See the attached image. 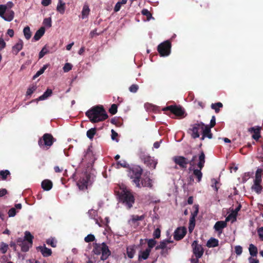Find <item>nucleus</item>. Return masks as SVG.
<instances>
[{
	"label": "nucleus",
	"instance_id": "1",
	"mask_svg": "<svg viewBox=\"0 0 263 263\" xmlns=\"http://www.w3.org/2000/svg\"><path fill=\"white\" fill-rule=\"evenodd\" d=\"M117 186L120 189V191H116V195L119 196V201L128 210L130 209L133 207L135 200L133 193L124 184H116V189Z\"/></svg>",
	"mask_w": 263,
	"mask_h": 263
},
{
	"label": "nucleus",
	"instance_id": "2",
	"mask_svg": "<svg viewBox=\"0 0 263 263\" xmlns=\"http://www.w3.org/2000/svg\"><path fill=\"white\" fill-rule=\"evenodd\" d=\"M86 115L92 123L102 121L108 118L107 114L102 105L92 107L86 111Z\"/></svg>",
	"mask_w": 263,
	"mask_h": 263
},
{
	"label": "nucleus",
	"instance_id": "3",
	"mask_svg": "<svg viewBox=\"0 0 263 263\" xmlns=\"http://www.w3.org/2000/svg\"><path fill=\"white\" fill-rule=\"evenodd\" d=\"M93 252L97 255L101 254V259L103 260L106 259L110 254L108 247L104 242L101 244L95 243Z\"/></svg>",
	"mask_w": 263,
	"mask_h": 263
},
{
	"label": "nucleus",
	"instance_id": "4",
	"mask_svg": "<svg viewBox=\"0 0 263 263\" xmlns=\"http://www.w3.org/2000/svg\"><path fill=\"white\" fill-rule=\"evenodd\" d=\"M205 163V155L203 151H202L199 156V162L197 163V166L199 168L198 169H193V175L196 177L197 182H200L202 177V173L201 170L204 166Z\"/></svg>",
	"mask_w": 263,
	"mask_h": 263
},
{
	"label": "nucleus",
	"instance_id": "5",
	"mask_svg": "<svg viewBox=\"0 0 263 263\" xmlns=\"http://www.w3.org/2000/svg\"><path fill=\"white\" fill-rule=\"evenodd\" d=\"M143 172L142 168L139 166H135L130 168L131 178H133V182L136 184V186L141 187L140 179Z\"/></svg>",
	"mask_w": 263,
	"mask_h": 263
},
{
	"label": "nucleus",
	"instance_id": "6",
	"mask_svg": "<svg viewBox=\"0 0 263 263\" xmlns=\"http://www.w3.org/2000/svg\"><path fill=\"white\" fill-rule=\"evenodd\" d=\"M171 42L167 40L158 46L157 50L161 57L168 56L171 53Z\"/></svg>",
	"mask_w": 263,
	"mask_h": 263
},
{
	"label": "nucleus",
	"instance_id": "7",
	"mask_svg": "<svg viewBox=\"0 0 263 263\" xmlns=\"http://www.w3.org/2000/svg\"><path fill=\"white\" fill-rule=\"evenodd\" d=\"M164 111H170L172 114L180 118H184L185 111L180 106L170 105L162 109Z\"/></svg>",
	"mask_w": 263,
	"mask_h": 263
},
{
	"label": "nucleus",
	"instance_id": "8",
	"mask_svg": "<svg viewBox=\"0 0 263 263\" xmlns=\"http://www.w3.org/2000/svg\"><path fill=\"white\" fill-rule=\"evenodd\" d=\"M204 124L202 122L195 123L191 125V127L189 129V133L191 135L193 139H196L200 136L199 132H202V129L204 127Z\"/></svg>",
	"mask_w": 263,
	"mask_h": 263
},
{
	"label": "nucleus",
	"instance_id": "9",
	"mask_svg": "<svg viewBox=\"0 0 263 263\" xmlns=\"http://www.w3.org/2000/svg\"><path fill=\"white\" fill-rule=\"evenodd\" d=\"M54 141V139L51 134H45L42 137V139L39 141V145L41 147L46 146L48 148L52 145Z\"/></svg>",
	"mask_w": 263,
	"mask_h": 263
},
{
	"label": "nucleus",
	"instance_id": "10",
	"mask_svg": "<svg viewBox=\"0 0 263 263\" xmlns=\"http://www.w3.org/2000/svg\"><path fill=\"white\" fill-rule=\"evenodd\" d=\"M173 161L176 164L179 166L180 168L185 170L187 167V165L189 164V160L187 158L182 156H175L173 158Z\"/></svg>",
	"mask_w": 263,
	"mask_h": 263
},
{
	"label": "nucleus",
	"instance_id": "11",
	"mask_svg": "<svg viewBox=\"0 0 263 263\" xmlns=\"http://www.w3.org/2000/svg\"><path fill=\"white\" fill-rule=\"evenodd\" d=\"M193 254L195 258H201L203 255L204 250L201 245L198 244V241L194 240L192 244Z\"/></svg>",
	"mask_w": 263,
	"mask_h": 263
},
{
	"label": "nucleus",
	"instance_id": "12",
	"mask_svg": "<svg viewBox=\"0 0 263 263\" xmlns=\"http://www.w3.org/2000/svg\"><path fill=\"white\" fill-rule=\"evenodd\" d=\"M141 159L143 161L144 164L149 168H152L153 170L156 168L157 161L152 158L151 156H143Z\"/></svg>",
	"mask_w": 263,
	"mask_h": 263
},
{
	"label": "nucleus",
	"instance_id": "13",
	"mask_svg": "<svg viewBox=\"0 0 263 263\" xmlns=\"http://www.w3.org/2000/svg\"><path fill=\"white\" fill-rule=\"evenodd\" d=\"M90 176L86 175L85 177L81 178L77 183V185L81 190H84L87 188L89 182L90 181Z\"/></svg>",
	"mask_w": 263,
	"mask_h": 263
},
{
	"label": "nucleus",
	"instance_id": "14",
	"mask_svg": "<svg viewBox=\"0 0 263 263\" xmlns=\"http://www.w3.org/2000/svg\"><path fill=\"white\" fill-rule=\"evenodd\" d=\"M261 130V127L259 126H256L250 127L248 129V132L250 133H253L252 135V138L256 141L259 140L261 137L260 131Z\"/></svg>",
	"mask_w": 263,
	"mask_h": 263
},
{
	"label": "nucleus",
	"instance_id": "15",
	"mask_svg": "<svg viewBox=\"0 0 263 263\" xmlns=\"http://www.w3.org/2000/svg\"><path fill=\"white\" fill-rule=\"evenodd\" d=\"M186 233V230L184 227L178 228L174 232V238L176 240L182 239Z\"/></svg>",
	"mask_w": 263,
	"mask_h": 263
},
{
	"label": "nucleus",
	"instance_id": "16",
	"mask_svg": "<svg viewBox=\"0 0 263 263\" xmlns=\"http://www.w3.org/2000/svg\"><path fill=\"white\" fill-rule=\"evenodd\" d=\"M160 249L162 250L161 254L163 255L164 254V250H165V251L167 252V251H169L171 249V247H167L166 243L164 240H163V241H160V244L157 246L155 248L156 250H158Z\"/></svg>",
	"mask_w": 263,
	"mask_h": 263
},
{
	"label": "nucleus",
	"instance_id": "17",
	"mask_svg": "<svg viewBox=\"0 0 263 263\" xmlns=\"http://www.w3.org/2000/svg\"><path fill=\"white\" fill-rule=\"evenodd\" d=\"M17 242L18 243H20L18 245L21 247V250L23 252L28 251L29 248L32 246H30L28 242L23 240L21 238L18 239Z\"/></svg>",
	"mask_w": 263,
	"mask_h": 263
},
{
	"label": "nucleus",
	"instance_id": "18",
	"mask_svg": "<svg viewBox=\"0 0 263 263\" xmlns=\"http://www.w3.org/2000/svg\"><path fill=\"white\" fill-rule=\"evenodd\" d=\"M23 44V41L20 39L18 42L12 47V52L14 54L16 55L22 50Z\"/></svg>",
	"mask_w": 263,
	"mask_h": 263
},
{
	"label": "nucleus",
	"instance_id": "19",
	"mask_svg": "<svg viewBox=\"0 0 263 263\" xmlns=\"http://www.w3.org/2000/svg\"><path fill=\"white\" fill-rule=\"evenodd\" d=\"M140 184H141V187L143 186V187H148L149 188H152L153 186L152 180L148 177L143 178L141 180Z\"/></svg>",
	"mask_w": 263,
	"mask_h": 263
},
{
	"label": "nucleus",
	"instance_id": "20",
	"mask_svg": "<svg viewBox=\"0 0 263 263\" xmlns=\"http://www.w3.org/2000/svg\"><path fill=\"white\" fill-rule=\"evenodd\" d=\"M37 249L41 251L42 255L44 257L49 256L52 254L51 249L46 248L45 245L44 246L38 247Z\"/></svg>",
	"mask_w": 263,
	"mask_h": 263
},
{
	"label": "nucleus",
	"instance_id": "21",
	"mask_svg": "<svg viewBox=\"0 0 263 263\" xmlns=\"http://www.w3.org/2000/svg\"><path fill=\"white\" fill-rule=\"evenodd\" d=\"M226 221H218L214 225V229L216 231L221 232L223 228L227 227Z\"/></svg>",
	"mask_w": 263,
	"mask_h": 263
},
{
	"label": "nucleus",
	"instance_id": "22",
	"mask_svg": "<svg viewBox=\"0 0 263 263\" xmlns=\"http://www.w3.org/2000/svg\"><path fill=\"white\" fill-rule=\"evenodd\" d=\"M151 252L149 249H146L143 251H140L138 257L139 260H141V259L146 260L147 259Z\"/></svg>",
	"mask_w": 263,
	"mask_h": 263
},
{
	"label": "nucleus",
	"instance_id": "23",
	"mask_svg": "<svg viewBox=\"0 0 263 263\" xmlns=\"http://www.w3.org/2000/svg\"><path fill=\"white\" fill-rule=\"evenodd\" d=\"M45 29L44 27H41L38 30L35 32L33 39L34 41L39 40L41 37L44 35L45 33Z\"/></svg>",
	"mask_w": 263,
	"mask_h": 263
},
{
	"label": "nucleus",
	"instance_id": "24",
	"mask_svg": "<svg viewBox=\"0 0 263 263\" xmlns=\"http://www.w3.org/2000/svg\"><path fill=\"white\" fill-rule=\"evenodd\" d=\"M14 16V12L11 10H8L6 11L5 15L4 14V16L3 17V19L7 22L11 21Z\"/></svg>",
	"mask_w": 263,
	"mask_h": 263
},
{
	"label": "nucleus",
	"instance_id": "25",
	"mask_svg": "<svg viewBox=\"0 0 263 263\" xmlns=\"http://www.w3.org/2000/svg\"><path fill=\"white\" fill-rule=\"evenodd\" d=\"M211 128L204 124V127L202 129V134L204 136L208 137L209 139H212L213 134L211 133Z\"/></svg>",
	"mask_w": 263,
	"mask_h": 263
},
{
	"label": "nucleus",
	"instance_id": "26",
	"mask_svg": "<svg viewBox=\"0 0 263 263\" xmlns=\"http://www.w3.org/2000/svg\"><path fill=\"white\" fill-rule=\"evenodd\" d=\"M57 10L61 14L64 13L65 10V3L63 2L62 0H58Z\"/></svg>",
	"mask_w": 263,
	"mask_h": 263
},
{
	"label": "nucleus",
	"instance_id": "27",
	"mask_svg": "<svg viewBox=\"0 0 263 263\" xmlns=\"http://www.w3.org/2000/svg\"><path fill=\"white\" fill-rule=\"evenodd\" d=\"M42 187L44 190L49 191L52 187V183L49 180H44L42 182Z\"/></svg>",
	"mask_w": 263,
	"mask_h": 263
},
{
	"label": "nucleus",
	"instance_id": "28",
	"mask_svg": "<svg viewBox=\"0 0 263 263\" xmlns=\"http://www.w3.org/2000/svg\"><path fill=\"white\" fill-rule=\"evenodd\" d=\"M145 215H142L141 216L135 215H133L131 216V219L129 221V222L132 224H134L138 221H142L145 218Z\"/></svg>",
	"mask_w": 263,
	"mask_h": 263
},
{
	"label": "nucleus",
	"instance_id": "29",
	"mask_svg": "<svg viewBox=\"0 0 263 263\" xmlns=\"http://www.w3.org/2000/svg\"><path fill=\"white\" fill-rule=\"evenodd\" d=\"M218 239L214 238H211L206 242V246L209 248L216 247L219 245Z\"/></svg>",
	"mask_w": 263,
	"mask_h": 263
},
{
	"label": "nucleus",
	"instance_id": "30",
	"mask_svg": "<svg viewBox=\"0 0 263 263\" xmlns=\"http://www.w3.org/2000/svg\"><path fill=\"white\" fill-rule=\"evenodd\" d=\"M249 251L251 256L255 257L257 256L258 253L257 248L253 244L251 243L249 245Z\"/></svg>",
	"mask_w": 263,
	"mask_h": 263
},
{
	"label": "nucleus",
	"instance_id": "31",
	"mask_svg": "<svg viewBox=\"0 0 263 263\" xmlns=\"http://www.w3.org/2000/svg\"><path fill=\"white\" fill-rule=\"evenodd\" d=\"M90 12V9L89 8V6L87 4H85L83 7V10L82 11V19H84L86 18Z\"/></svg>",
	"mask_w": 263,
	"mask_h": 263
},
{
	"label": "nucleus",
	"instance_id": "32",
	"mask_svg": "<svg viewBox=\"0 0 263 263\" xmlns=\"http://www.w3.org/2000/svg\"><path fill=\"white\" fill-rule=\"evenodd\" d=\"M52 93V90L50 89H47L46 91L40 97H39L37 99V101H41L44 100L47 98H48L49 96L51 95Z\"/></svg>",
	"mask_w": 263,
	"mask_h": 263
},
{
	"label": "nucleus",
	"instance_id": "33",
	"mask_svg": "<svg viewBox=\"0 0 263 263\" xmlns=\"http://www.w3.org/2000/svg\"><path fill=\"white\" fill-rule=\"evenodd\" d=\"M211 107L217 114L220 111V108L223 107V104L221 102L212 103Z\"/></svg>",
	"mask_w": 263,
	"mask_h": 263
},
{
	"label": "nucleus",
	"instance_id": "34",
	"mask_svg": "<svg viewBox=\"0 0 263 263\" xmlns=\"http://www.w3.org/2000/svg\"><path fill=\"white\" fill-rule=\"evenodd\" d=\"M251 189L253 191L255 192L257 194H260L262 191V186H261V184H257V183H253V184L252 186Z\"/></svg>",
	"mask_w": 263,
	"mask_h": 263
},
{
	"label": "nucleus",
	"instance_id": "35",
	"mask_svg": "<svg viewBox=\"0 0 263 263\" xmlns=\"http://www.w3.org/2000/svg\"><path fill=\"white\" fill-rule=\"evenodd\" d=\"M120 167L129 168V165L125 160H121L116 162V168Z\"/></svg>",
	"mask_w": 263,
	"mask_h": 263
},
{
	"label": "nucleus",
	"instance_id": "36",
	"mask_svg": "<svg viewBox=\"0 0 263 263\" xmlns=\"http://www.w3.org/2000/svg\"><path fill=\"white\" fill-rule=\"evenodd\" d=\"M33 238V236L31 235V234L28 232L26 231L25 233V241H27L29 242L30 246L32 245V239Z\"/></svg>",
	"mask_w": 263,
	"mask_h": 263
},
{
	"label": "nucleus",
	"instance_id": "37",
	"mask_svg": "<svg viewBox=\"0 0 263 263\" xmlns=\"http://www.w3.org/2000/svg\"><path fill=\"white\" fill-rule=\"evenodd\" d=\"M195 217L191 216L189 221V231L190 233L192 232L195 226Z\"/></svg>",
	"mask_w": 263,
	"mask_h": 263
},
{
	"label": "nucleus",
	"instance_id": "38",
	"mask_svg": "<svg viewBox=\"0 0 263 263\" xmlns=\"http://www.w3.org/2000/svg\"><path fill=\"white\" fill-rule=\"evenodd\" d=\"M23 33L25 38L27 40H29L30 39L31 36V32L30 31V28L28 26H26L24 28Z\"/></svg>",
	"mask_w": 263,
	"mask_h": 263
},
{
	"label": "nucleus",
	"instance_id": "39",
	"mask_svg": "<svg viewBox=\"0 0 263 263\" xmlns=\"http://www.w3.org/2000/svg\"><path fill=\"white\" fill-rule=\"evenodd\" d=\"M145 241L147 242L148 248L147 249H149L151 251V249L155 246L157 243V241L155 240V239H146Z\"/></svg>",
	"mask_w": 263,
	"mask_h": 263
},
{
	"label": "nucleus",
	"instance_id": "40",
	"mask_svg": "<svg viewBox=\"0 0 263 263\" xmlns=\"http://www.w3.org/2000/svg\"><path fill=\"white\" fill-rule=\"evenodd\" d=\"M48 66V64L44 65L43 66V67L40 70L37 71V72L35 73V75H34V76L33 77V78H32L33 80H35L36 78H37L40 75L43 74L45 70L47 69Z\"/></svg>",
	"mask_w": 263,
	"mask_h": 263
},
{
	"label": "nucleus",
	"instance_id": "41",
	"mask_svg": "<svg viewBox=\"0 0 263 263\" xmlns=\"http://www.w3.org/2000/svg\"><path fill=\"white\" fill-rule=\"evenodd\" d=\"M96 128H92L89 129L87 132L86 135L89 139H92L93 138L94 135L96 134Z\"/></svg>",
	"mask_w": 263,
	"mask_h": 263
},
{
	"label": "nucleus",
	"instance_id": "42",
	"mask_svg": "<svg viewBox=\"0 0 263 263\" xmlns=\"http://www.w3.org/2000/svg\"><path fill=\"white\" fill-rule=\"evenodd\" d=\"M237 215L232 210L231 213L226 218V221H228L232 219L233 222L236 220Z\"/></svg>",
	"mask_w": 263,
	"mask_h": 263
},
{
	"label": "nucleus",
	"instance_id": "43",
	"mask_svg": "<svg viewBox=\"0 0 263 263\" xmlns=\"http://www.w3.org/2000/svg\"><path fill=\"white\" fill-rule=\"evenodd\" d=\"M135 253V250L132 248H127V255L129 258H133Z\"/></svg>",
	"mask_w": 263,
	"mask_h": 263
},
{
	"label": "nucleus",
	"instance_id": "44",
	"mask_svg": "<svg viewBox=\"0 0 263 263\" xmlns=\"http://www.w3.org/2000/svg\"><path fill=\"white\" fill-rule=\"evenodd\" d=\"M141 13L146 16L147 20H149L151 17H152V15L151 12L146 9H144L142 10Z\"/></svg>",
	"mask_w": 263,
	"mask_h": 263
},
{
	"label": "nucleus",
	"instance_id": "45",
	"mask_svg": "<svg viewBox=\"0 0 263 263\" xmlns=\"http://www.w3.org/2000/svg\"><path fill=\"white\" fill-rule=\"evenodd\" d=\"M49 51L47 49L46 46H45L39 53V59L42 58L46 54L49 53Z\"/></svg>",
	"mask_w": 263,
	"mask_h": 263
},
{
	"label": "nucleus",
	"instance_id": "46",
	"mask_svg": "<svg viewBox=\"0 0 263 263\" xmlns=\"http://www.w3.org/2000/svg\"><path fill=\"white\" fill-rule=\"evenodd\" d=\"M10 174V172L8 170L0 171V176L3 180H5Z\"/></svg>",
	"mask_w": 263,
	"mask_h": 263
},
{
	"label": "nucleus",
	"instance_id": "47",
	"mask_svg": "<svg viewBox=\"0 0 263 263\" xmlns=\"http://www.w3.org/2000/svg\"><path fill=\"white\" fill-rule=\"evenodd\" d=\"M161 236V230L159 228H157L155 230L153 233V237L154 239H158Z\"/></svg>",
	"mask_w": 263,
	"mask_h": 263
},
{
	"label": "nucleus",
	"instance_id": "48",
	"mask_svg": "<svg viewBox=\"0 0 263 263\" xmlns=\"http://www.w3.org/2000/svg\"><path fill=\"white\" fill-rule=\"evenodd\" d=\"M7 10V6L4 5H0V16L3 18L4 14Z\"/></svg>",
	"mask_w": 263,
	"mask_h": 263
},
{
	"label": "nucleus",
	"instance_id": "49",
	"mask_svg": "<svg viewBox=\"0 0 263 263\" xmlns=\"http://www.w3.org/2000/svg\"><path fill=\"white\" fill-rule=\"evenodd\" d=\"M127 0H121L116 3V12H118L121 9L122 5H125L126 4Z\"/></svg>",
	"mask_w": 263,
	"mask_h": 263
},
{
	"label": "nucleus",
	"instance_id": "50",
	"mask_svg": "<svg viewBox=\"0 0 263 263\" xmlns=\"http://www.w3.org/2000/svg\"><path fill=\"white\" fill-rule=\"evenodd\" d=\"M8 248V245L6 243L2 242L1 244V247L0 248V251L3 253L5 254L7 251Z\"/></svg>",
	"mask_w": 263,
	"mask_h": 263
},
{
	"label": "nucleus",
	"instance_id": "51",
	"mask_svg": "<svg viewBox=\"0 0 263 263\" xmlns=\"http://www.w3.org/2000/svg\"><path fill=\"white\" fill-rule=\"evenodd\" d=\"M95 239V237L92 234H88L86 237H85L84 240L86 242H89L93 241Z\"/></svg>",
	"mask_w": 263,
	"mask_h": 263
},
{
	"label": "nucleus",
	"instance_id": "52",
	"mask_svg": "<svg viewBox=\"0 0 263 263\" xmlns=\"http://www.w3.org/2000/svg\"><path fill=\"white\" fill-rule=\"evenodd\" d=\"M43 24L46 26L50 28L51 27V17L46 18L43 21Z\"/></svg>",
	"mask_w": 263,
	"mask_h": 263
},
{
	"label": "nucleus",
	"instance_id": "53",
	"mask_svg": "<svg viewBox=\"0 0 263 263\" xmlns=\"http://www.w3.org/2000/svg\"><path fill=\"white\" fill-rule=\"evenodd\" d=\"M36 88L37 87L35 85L29 87L27 90L26 95L27 96L31 95L36 89Z\"/></svg>",
	"mask_w": 263,
	"mask_h": 263
},
{
	"label": "nucleus",
	"instance_id": "54",
	"mask_svg": "<svg viewBox=\"0 0 263 263\" xmlns=\"http://www.w3.org/2000/svg\"><path fill=\"white\" fill-rule=\"evenodd\" d=\"M193 208L194 209V211L192 212L191 216L196 217L198 212H199V205L197 204H195L193 206Z\"/></svg>",
	"mask_w": 263,
	"mask_h": 263
},
{
	"label": "nucleus",
	"instance_id": "55",
	"mask_svg": "<svg viewBox=\"0 0 263 263\" xmlns=\"http://www.w3.org/2000/svg\"><path fill=\"white\" fill-rule=\"evenodd\" d=\"M211 181L213 183L212 185V187L214 188L215 191L217 192L218 190V187H217V184L219 183L218 181L214 178L212 179L211 180Z\"/></svg>",
	"mask_w": 263,
	"mask_h": 263
},
{
	"label": "nucleus",
	"instance_id": "56",
	"mask_svg": "<svg viewBox=\"0 0 263 263\" xmlns=\"http://www.w3.org/2000/svg\"><path fill=\"white\" fill-rule=\"evenodd\" d=\"M139 89V86L137 84H133L129 88V90L131 92L135 93Z\"/></svg>",
	"mask_w": 263,
	"mask_h": 263
},
{
	"label": "nucleus",
	"instance_id": "57",
	"mask_svg": "<svg viewBox=\"0 0 263 263\" xmlns=\"http://www.w3.org/2000/svg\"><path fill=\"white\" fill-rule=\"evenodd\" d=\"M216 125V118L214 116H212V119L210 121V125H205L210 128H213Z\"/></svg>",
	"mask_w": 263,
	"mask_h": 263
},
{
	"label": "nucleus",
	"instance_id": "58",
	"mask_svg": "<svg viewBox=\"0 0 263 263\" xmlns=\"http://www.w3.org/2000/svg\"><path fill=\"white\" fill-rule=\"evenodd\" d=\"M197 158L196 155L193 156L191 160H189V164L190 165V167L189 168L190 171H192L193 166L194 165V161Z\"/></svg>",
	"mask_w": 263,
	"mask_h": 263
},
{
	"label": "nucleus",
	"instance_id": "59",
	"mask_svg": "<svg viewBox=\"0 0 263 263\" xmlns=\"http://www.w3.org/2000/svg\"><path fill=\"white\" fill-rule=\"evenodd\" d=\"M72 68V65L69 63H67L63 67V70L64 72H67L70 70Z\"/></svg>",
	"mask_w": 263,
	"mask_h": 263
},
{
	"label": "nucleus",
	"instance_id": "60",
	"mask_svg": "<svg viewBox=\"0 0 263 263\" xmlns=\"http://www.w3.org/2000/svg\"><path fill=\"white\" fill-rule=\"evenodd\" d=\"M235 252L237 255H240L242 252V248L240 246H237L235 247Z\"/></svg>",
	"mask_w": 263,
	"mask_h": 263
},
{
	"label": "nucleus",
	"instance_id": "61",
	"mask_svg": "<svg viewBox=\"0 0 263 263\" xmlns=\"http://www.w3.org/2000/svg\"><path fill=\"white\" fill-rule=\"evenodd\" d=\"M262 172V171L261 168H258L256 171L255 178L262 179L261 178Z\"/></svg>",
	"mask_w": 263,
	"mask_h": 263
},
{
	"label": "nucleus",
	"instance_id": "62",
	"mask_svg": "<svg viewBox=\"0 0 263 263\" xmlns=\"http://www.w3.org/2000/svg\"><path fill=\"white\" fill-rule=\"evenodd\" d=\"M16 214L15 208H12L10 209L8 212V215L9 217H14Z\"/></svg>",
	"mask_w": 263,
	"mask_h": 263
},
{
	"label": "nucleus",
	"instance_id": "63",
	"mask_svg": "<svg viewBox=\"0 0 263 263\" xmlns=\"http://www.w3.org/2000/svg\"><path fill=\"white\" fill-rule=\"evenodd\" d=\"M88 214L90 217L94 218L97 215V211L93 209L90 210L88 211Z\"/></svg>",
	"mask_w": 263,
	"mask_h": 263
},
{
	"label": "nucleus",
	"instance_id": "64",
	"mask_svg": "<svg viewBox=\"0 0 263 263\" xmlns=\"http://www.w3.org/2000/svg\"><path fill=\"white\" fill-rule=\"evenodd\" d=\"M257 232L259 238L263 241V227L260 228Z\"/></svg>",
	"mask_w": 263,
	"mask_h": 263
}]
</instances>
